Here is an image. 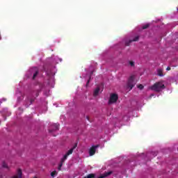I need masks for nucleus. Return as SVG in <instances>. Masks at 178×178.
<instances>
[{
  "instance_id": "f257e3e1",
  "label": "nucleus",
  "mask_w": 178,
  "mask_h": 178,
  "mask_svg": "<svg viewBox=\"0 0 178 178\" xmlns=\"http://www.w3.org/2000/svg\"><path fill=\"white\" fill-rule=\"evenodd\" d=\"M150 90L152 91H155L156 92H161L162 90H165V84L162 82H156L153 86H150Z\"/></svg>"
},
{
  "instance_id": "f03ea898",
  "label": "nucleus",
  "mask_w": 178,
  "mask_h": 178,
  "mask_svg": "<svg viewBox=\"0 0 178 178\" xmlns=\"http://www.w3.org/2000/svg\"><path fill=\"white\" fill-rule=\"evenodd\" d=\"M135 79V75H131L128 79L127 83V88H129V91H131V90H133V88L136 86V81H134Z\"/></svg>"
},
{
  "instance_id": "7ed1b4c3",
  "label": "nucleus",
  "mask_w": 178,
  "mask_h": 178,
  "mask_svg": "<svg viewBox=\"0 0 178 178\" xmlns=\"http://www.w3.org/2000/svg\"><path fill=\"white\" fill-rule=\"evenodd\" d=\"M76 147H77V145H74L72 148L68 150L67 153L64 155L63 158L61 159L60 162H63H63H65V161L67 159V157L69 156V155H72V154H73V151L76 149Z\"/></svg>"
},
{
  "instance_id": "20e7f679",
  "label": "nucleus",
  "mask_w": 178,
  "mask_h": 178,
  "mask_svg": "<svg viewBox=\"0 0 178 178\" xmlns=\"http://www.w3.org/2000/svg\"><path fill=\"white\" fill-rule=\"evenodd\" d=\"M118 99H119V96L117 94H111L108 100L109 105H111V104H115V102H118Z\"/></svg>"
},
{
  "instance_id": "39448f33",
  "label": "nucleus",
  "mask_w": 178,
  "mask_h": 178,
  "mask_svg": "<svg viewBox=\"0 0 178 178\" xmlns=\"http://www.w3.org/2000/svg\"><path fill=\"white\" fill-rule=\"evenodd\" d=\"M97 148H99V145H96L92 146L89 149V155L90 156H92L95 155V152H97Z\"/></svg>"
},
{
  "instance_id": "423d86ee",
  "label": "nucleus",
  "mask_w": 178,
  "mask_h": 178,
  "mask_svg": "<svg viewBox=\"0 0 178 178\" xmlns=\"http://www.w3.org/2000/svg\"><path fill=\"white\" fill-rule=\"evenodd\" d=\"M31 73H33V80H35V77H37V76H38V70L35 67L33 68L31 70Z\"/></svg>"
},
{
  "instance_id": "0eeeda50",
  "label": "nucleus",
  "mask_w": 178,
  "mask_h": 178,
  "mask_svg": "<svg viewBox=\"0 0 178 178\" xmlns=\"http://www.w3.org/2000/svg\"><path fill=\"white\" fill-rule=\"evenodd\" d=\"M34 101H35L34 99H30V97H27V99H26V104H25L26 108H29V106H30V105H31V104H33Z\"/></svg>"
},
{
  "instance_id": "6e6552de",
  "label": "nucleus",
  "mask_w": 178,
  "mask_h": 178,
  "mask_svg": "<svg viewBox=\"0 0 178 178\" xmlns=\"http://www.w3.org/2000/svg\"><path fill=\"white\" fill-rule=\"evenodd\" d=\"M23 177V172H22V169L19 168L17 170V175H14L12 178H22Z\"/></svg>"
},
{
  "instance_id": "1a4fd4ad",
  "label": "nucleus",
  "mask_w": 178,
  "mask_h": 178,
  "mask_svg": "<svg viewBox=\"0 0 178 178\" xmlns=\"http://www.w3.org/2000/svg\"><path fill=\"white\" fill-rule=\"evenodd\" d=\"M113 173V171H108V172H104V174H102L99 177L97 178H105L108 177V176H111Z\"/></svg>"
},
{
  "instance_id": "9d476101",
  "label": "nucleus",
  "mask_w": 178,
  "mask_h": 178,
  "mask_svg": "<svg viewBox=\"0 0 178 178\" xmlns=\"http://www.w3.org/2000/svg\"><path fill=\"white\" fill-rule=\"evenodd\" d=\"M139 38H140V36H136L134 40H129V41H127L125 42V45L127 47H129L130 45V44H131V42L138 41Z\"/></svg>"
},
{
  "instance_id": "9b49d317",
  "label": "nucleus",
  "mask_w": 178,
  "mask_h": 178,
  "mask_svg": "<svg viewBox=\"0 0 178 178\" xmlns=\"http://www.w3.org/2000/svg\"><path fill=\"white\" fill-rule=\"evenodd\" d=\"M55 130H59V124H53V129H49V133H54Z\"/></svg>"
},
{
  "instance_id": "f8f14e48",
  "label": "nucleus",
  "mask_w": 178,
  "mask_h": 178,
  "mask_svg": "<svg viewBox=\"0 0 178 178\" xmlns=\"http://www.w3.org/2000/svg\"><path fill=\"white\" fill-rule=\"evenodd\" d=\"M98 94H99V88H97L95 90L93 95L95 97H97V95H98Z\"/></svg>"
},
{
  "instance_id": "ddd939ff",
  "label": "nucleus",
  "mask_w": 178,
  "mask_h": 178,
  "mask_svg": "<svg viewBox=\"0 0 178 178\" xmlns=\"http://www.w3.org/2000/svg\"><path fill=\"white\" fill-rule=\"evenodd\" d=\"M40 91H41L40 90H37L36 91L33 92V93H31V96H33V94L35 93V97H38Z\"/></svg>"
},
{
  "instance_id": "4468645a",
  "label": "nucleus",
  "mask_w": 178,
  "mask_h": 178,
  "mask_svg": "<svg viewBox=\"0 0 178 178\" xmlns=\"http://www.w3.org/2000/svg\"><path fill=\"white\" fill-rule=\"evenodd\" d=\"M2 168H5L6 169H8L9 170V166H8V164L5 161L2 162Z\"/></svg>"
},
{
  "instance_id": "2eb2a0df",
  "label": "nucleus",
  "mask_w": 178,
  "mask_h": 178,
  "mask_svg": "<svg viewBox=\"0 0 178 178\" xmlns=\"http://www.w3.org/2000/svg\"><path fill=\"white\" fill-rule=\"evenodd\" d=\"M83 178H95V174H89Z\"/></svg>"
},
{
  "instance_id": "dca6fc26",
  "label": "nucleus",
  "mask_w": 178,
  "mask_h": 178,
  "mask_svg": "<svg viewBox=\"0 0 178 178\" xmlns=\"http://www.w3.org/2000/svg\"><path fill=\"white\" fill-rule=\"evenodd\" d=\"M157 73L158 76H160L161 77L163 76V72L162 71V70H158Z\"/></svg>"
},
{
  "instance_id": "f3484780",
  "label": "nucleus",
  "mask_w": 178,
  "mask_h": 178,
  "mask_svg": "<svg viewBox=\"0 0 178 178\" xmlns=\"http://www.w3.org/2000/svg\"><path fill=\"white\" fill-rule=\"evenodd\" d=\"M57 175H58V172H56V170H54L51 172V177H55V176H56Z\"/></svg>"
},
{
  "instance_id": "a211bd4d",
  "label": "nucleus",
  "mask_w": 178,
  "mask_h": 178,
  "mask_svg": "<svg viewBox=\"0 0 178 178\" xmlns=\"http://www.w3.org/2000/svg\"><path fill=\"white\" fill-rule=\"evenodd\" d=\"M62 166H63V163L62 161L60 162L59 165H58V170H62Z\"/></svg>"
},
{
  "instance_id": "6ab92c4d",
  "label": "nucleus",
  "mask_w": 178,
  "mask_h": 178,
  "mask_svg": "<svg viewBox=\"0 0 178 178\" xmlns=\"http://www.w3.org/2000/svg\"><path fill=\"white\" fill-rule=\"evenodd\" d=\"M129 64L130 65V66L131 67H134V66H135V63H134V61H129Z\"/></svg>"
},
{
  "instance_id": "aec40b11",
  "label": "nucleus",
  "mask_w": 178,
  "mask_h": 178,
  "mask_svg": "<svg viewBox=\"0 0 178 178\" xmlns=\"http://www.w3.org/2000/svg\"><path fill=\"white\" fill-rule=\"evenodd\" d=\"M149 27V24H145V25H144L143 27H142V29H143V30H145L146 29H148Z\"/></svg>"
},
{
  "instance_id": "412c9836",
  "label": "nucleus",
  "mask_w": 178,
  "mask_h": 178,
  "mask_svg": "<svg viewBox=\"0 0 178 178\" xmlns=\"http://www.w3.org/2000/svg\"><path fill=\"white\" fill-rule=\"evenodd\" d=\"M138 88H139V90H143L144 86H143V84H139L138 85Z\"/></svg>"
},
{
  "instance_id": "4be33fe9",
  "label": "nucleus",
  "mask_w": 178,
  "mask_h": 178,
  "mask_svg": "<svg viewBox=\"0 0 178 178\" xmlns=\"http://www.w3.org/2000/svg\"><path fill=\"white\" fill-rule=\"evenodd\" d=\"M24 99V96H22L21 97H19V98H18V101L19 100V99Z\"/></svg>"
},
{
  "instance_id": "5701e85b",
  "label": "nucleus",
  "mask_w": 178,
  "mask_h": 178,
  "mask_svg": "<svg viewBox=\"0 0 178 178\" xmlns=\"http://www.w3.org/2000/svg\"><path fill=\"white\" fill-rule=\"evenodd\" d=\"M166 70H168V71L170 70V67H168L166 68Z\"/></svg>"
},
{
  "instance_id": "b1692460",
  "label": "nucleus",
  "mask_w": 178,
  "mask_h": 178,
  "mask_svg": "<svg viewBox=\"0 0 178 178\" xmlns=\"http://www.w3.org/2000/svg\"><path fill=\"white\" fill-rule=\"evenodd\" d=\"M90 83V79L88 80L87 83H86V86H88V83Z\"/></svg>"
},
{
  "instance_id": "393cba45",
  "label": "nucleus",
  "mask_w": 178,
  "mask_h": 178,
  "mask_svg": "<svg viewBox=\"0 0 178 178\" xmlns=\"http://www.w3.org/2000/svg\"><path fill=\"white\" fill-rule=\"evenodd\" d=\"M0 40H2V36L1 35V33H0Z\"/></svg>"
},
{
  "instance_id": "a878e982",
  "label": "nucleus",
  "mask_w": 178,
  "mask_h": 178,
  "mask_svg": "<svg viewBox=\"0 0 178 178\" xmlns=\"http://www.w3.org/2000/svg\"><path fill=\"white\" fill-rule=\"evenodd\" d=\"M86 119H88V120H90V118L89 117H86Z\"/></svg>"
},
{
  "instance_id": "bb28decb",
  "label": "nucleus",
  "mask_w": 178,
  "mask_h": 178,
  "mask_svg": "<svg viewBox=\"0 0 178 178\" xmlns=\"http://www.w3.org/2000/svg\"><path fill=\"white\" fill-rule=\"evenodd\" d=\"M93 73H94V71H92L91 73H90V74H93Z\"/></svg>"
}]
</instances>
